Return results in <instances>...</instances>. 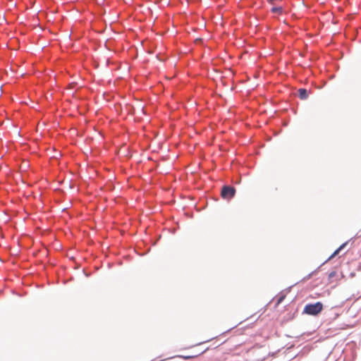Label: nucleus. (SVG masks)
Wrapping results in <instances>:
<instances>
[{
    "label": "nucleus",
    "mask_w": 361,
    "mask_h": 361,
    "mask_svg": "<svg viewBox=\"0 0 361 361\" xmlns=\"http://www.w3.org/2000/svg\"><path fill=\"white\" fill-rule=\"evenodd\" d=\"M323 310V304L321 302H317L314 304H307L305 306L303 313L309 315H317Z\"/></svg>",
    "instance_id": "1"
},
{
    "label": "nucleus",
    "mask_w": 361,
    "mask_h": 361,
    "mask_svg": "<svg viewBox=\"0 0 361 361\" xmlns=\"http://www.w3.org/2000/svg\"><path fill=\"white\" fill-rule=\"evenodd\" d=\"M235 194V189L231 186H224L221 195L224 199L231 200Z\"/></svg>",
    "instance_id": "2"
},
{
    "label": "nucleus",
    "mask_w": 361,
    "mask_h": 361,
    "mask_svg": "<svg viewBox=\"0 0 361 361\" xmlns=\"http://www.w3.org/2000/svg\"><path fill=\"white\" fill-rule=\"evenodd\" d=\"M241 343H235L231 341H229L224 344L223 348L226 353H231L237 349L238 346H240Z\"/></svg>",
    "instance_id": "3"
},
{
    "label": "nucleus",
    "mask_w": 361,
    "mask_h": 361,
    "mask_svg": "<svg viewBox=\"0 0 361 361\" xmlns=\"http://www.w3.org/2000/svg\"><path fill=\"white\" fill-rule=\"evenodd\" d=\"M298 96L301 99H306L308 97L307 90L301 88L298 90Z\"/></svg>",
    "instance_id": "4"
},
{
    "label": "nucleus",
    "mask_w": 361,
    "mask_h": 361,
    "mask_svg": "<svg viewBox=\"0 0 361 361\" xmlns=\"http://www.w3.org/2000/svg\"><path fill=\"white\" fill-rule=\"evenodd\" d=\"M347 242L345 243H343L338 249H336L334 253L329 257V260L331 259L332 258H334V257H336V255H338V253L340 252V251L341 250H343L347 245Z\"/></svg>",
    "instance_id": "5"
},
{
    "label": "nucleus",
    "mask_w": 361,
    "mask_h": 361,
    "mask_svg": "<svg viewBox=\"0 0 361 361\" xmlns=\"http://www.w3.org/2000/svg\"><path fill=\"white\" fill-rule=\"evenodd\" d=\"M282 7L281 6H278V7H273L271 8V11L273 13H281L282 12Z\"/></svg>",
    "instance_id": "6"
},
{
    "label": "nucleus",
    "mask_w": 361,
    "mask_h": 361,
    "mask_svg": "<svg viewBox=\"0 0 361 361\" xmlns=\"http://www.w3.org/2000/svg\"><path fill=\"white\" fill-rule=\"evenodd\" d=\"M262 348V345H260L259 344H256L254 346H252L248 351L249 352H252L254 351L255 349H259V348Z\"/></svg>",
    "instance_id": "7"
},
{
    "label": "nucleus",
    "mask_w": 361,
    "mask_h": 361,
    "mask_svg": "<svg viewBox=\"0 0 361 361\" xmlns=\"http://www.w3.org/2000/svg\"><path fill=\"white\" fill-rule=\"evenodd\" d=\"M197 357L196 355H188L187 356H184L183 357L185 358V359H190V358H193V357Z\"/></svg>",
    "instance_id": "8"
},
{
    "label": "nucleus",
    "mask_w": 361,
    "mask_h": 361,
    "mask_svg": "<svg viewBox=\"0 0 361 361\" xmlns=\"http://www.w3.org/2000/svg\"><path fill=\"white\" fill-rule=\"evenodd\" d=\"M336 274V271H331L329 274V278H332L334 276H335Z\"/></svg>",
    "instance_id": "9"
},
{
    "label": "nucleus",
    "mask_w": 361,
    "mask_h": 361,
    "mask_svg": "<svg viewBox=\"0 0 361 361\" xmlns=\"http://www.w3.org/2000/svg\"><path fill=\"white\" fill-rule=\"evenodd\" d=\"M283 298H284V297H280V298H279V300H278L277 303H278V304L281 303V302H282V300H283Z\"/></svg>",
    "instance_id": "10"
}]
</instances>
